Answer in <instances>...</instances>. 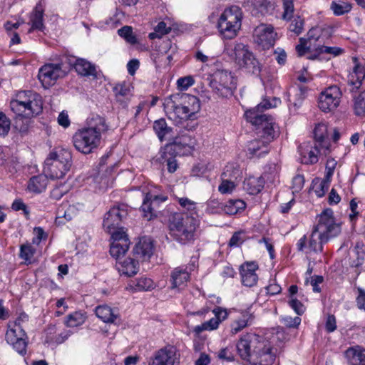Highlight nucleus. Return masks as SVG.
Returning a JSON list of instances; mask_svg holds the SVG:
<instances>
[{"label":"nucleus","instance_id":"17","mask_svg":"<svg viewBox=\"0 0 365 365\" xmlns=\"http://www.w3.org/2000/svg\"><path fill=\"white\" fill-rule=\"evenodd\" d=\"M277 34L272 25L259 24L253 31V40L263 49H269L274 46Z\"/></svg>","mask_w":365,"mask_h":365},{"label":"nucleus","instance_id":"30","mask_svg":"<svg viewBox=\"0 0 365 365\" xmlns=\"http://www.w3.org/2000/svg\"><path fill=\"white\" fill-rule=\"evenodd\" d=\"M138 261L136 258H127L123 261L117 262L115 266L120 274L132 277L137 274L139 270Z\"/></svg>","mask_w":365,"mask_h":365},{"label":"nucleus","instance_id":"40","mask_svg":"<svg viewBox=\"0 0 365 365\" xmlns=\"http://www.w3.org/2000/svg\"><path fill=\"white\" fill-rule=\"evenodd\" d=\"M347 354L352 365H365V349H350Z\"/></svg>","mask_w":365,"mask_h":365},{"label":"nucleus","instance_id":"31","mask_svg":"<svg viewBox=\"0 0 365 365\" xmlns=\"http://www.w3.org/2000/svg\"><path fill=\"white\" fill-rule=\"evenodd\" d=\"M113 90L117 102L123 107L127 106L132 96L130 85L125 82L119 83L113 87Z\"/></svg>","mask_w":365,"mask_h":365},{"label":"nucleus","instance_id":"39","mask_svg":"<svg viewBox=\"0 0 365 365\" xmlns=\"http://www.w3.org/2000/svg\"><path fill=\"white\" fill-rule=\"evenodd\" d=\"M245 202L241 200H230L221 208L227 215H235L245 208Z\"/></svg>","mask_w":365,"mask_h":365},{"label":"nucleus","instance_id":"45","mask_svg":"<svg viewBox=\"0 0 365 365\" xmlns=\"http://www.w3.org/2000/svg\"><path fill=\"white\" fill-rule=\"evenodd\" d=\"M136 291H148L154 288L153 280L147 277H141L133 282Z\"/></svg>","mask_w":365,"mask_h":365},{"label":"nucleus","instance_id":"46","mask_svg":"<svg viewBox=\"0 0 365 365\" xmlns=\"http://www.w3.org/2000/svg\"><path fill=\"white\" fill-rule=\"evenodd\" d=\"M331 9L335 15L339 16L348 13L351 10V6L344 1H333L331 5Z\"/></svg>","mask_w":365,"mask_h":365},{"label":"nucleus","instance_id":"54","mask_svg":"<svg viewBox=\"0 0 365 365\" xmlns=\"http://www.w3.org/2000/svg\"><path fill=\"white\" fill-rule=\"evenodd\" d=\"M331 180L324 178L319 185H315L314 192L318 197H322L329 189Z\"/></svg>","mask_w":365,"mask_h":365},{"label":"nucleus","instance_id":"8","mask_svg":"<svg viewBox=\"0 0 365 365\" xmlns=\"http://www.w3.org/2000/svg\"><path fill=\"white\" fill-rule=\"evenodd\" d=\"M228 56L247 72L258 76L261 72V64L250 51L248 46L242 43L235 42L226 46Z\"/></svg>","mask_w":365,"mask_h":365},{"label":"nucleus","instance_id":"20","mask_svg":"<svg viewBox=\"0 0 365 365\" xmlns=\"http://www.w3.org/2000/svg\"><path fill=\"white\" fill-rule=\"evenodd\" d=\"M301 163L306 165H312L318 162L319 154H323V149L317 144L311 142H304L299 148Z\"/></svg>","mask_w":365,"mask_h":365},{"label":"nucleus","instance_id":"29","mask_svg":"<svg viewBox=\"0 0 365 365\" xmlns=\"http://www.w3.org/2000/svg\"><path fill=\"white\" fill-rule=\"evenodd\" d=\"M272 140L267 139H255L250 141L247 146L248 154L250 158L254 156L261 157L264 154L268 153L269 148L268 145Z\"/></svg>","mask_w":365,"mask_h":365},{"label":"nucleus","instance_id":"37","mask_svg":"<svg viewBox=\"0 0 365 365\" xmlns=\"http://www.w3.org/2000/svg\"><path fill=\"white\" fill-rule=\"evenodd\" d=\"M315 53L310 54L307 58L311 60L317 58L319 55L323 53L330 54L333 56H339L343 53V49L339 47H329L323 45H319L315 49Z\"/></svg>","mask_w":365,"mask_h":365},{"label":"nucleus","instance_id":"19","mask_svg":"<svg viewBox=\"0 0 365 365\" xmlns=\"http://www.w3.org/2000/svg\"><path fill=\"white\" fill-rule=\"evenodd\" d=\"M111 237L113 242L110 247V254L118 262L120 258L123 257L127 252L129 248L130 241L123 230L114 231L112 233Z\"/></svg>","mask_w":365,"mask_h":365},{"label":"nucleus","instance_id":"24","mask_svg":"<svg viewBox=\"0 0 365 365\" xmlns=\"http://www.w3.org/2000/svg\"><path fill=\"white\" fill-rule=\"evenodd\" d=\"M257 269L258 265L253 262H245L240 266L242 282L245 286L251 287L257 284L258 276L255 272Z\"/></svg>","mask_w":365,"mask_h":365},{"label":"nucleus","instance_id":"53","mask_svg":"<svg viewBox=\"0 0 365 365\" xmlns=\"http://www.w3.org/2000/svg\"><path fill=\"white\" fill-rule=\"evenodd\" d=\"M176 155H168V157L162 156V150L160 151V158L163 163H166L168 170L170 173H174L178 168V163L175 160Z\"/></svg>","mask_w":365,"mask_h":365},{"label":"nucleus","instance_id":"27","mask_svg":"<svg viewBox=\"0 0 365 365\" xmlns=\"http://www.w3.org/2000/svg\"><path fill=\"white\" fill-rule=\"evenodd\" d=\"M315 143L318 144L323 149V155H327L329 153L330 143L328 138L327 125L324 123H319L314 130Z\"/></svg>","mask_w":365,"mask_h":365},{"label":"nucleus","instance_id":"12","mask_svg":"<svg viewBox=\"0 0 365 365\" xmlns=\"http://www.w3.org/2000/svg\"><path fill=\"white\" fill-rule=\"evenodd\" d=\"M6 341L21 355L26 354L28 336L19 322L9 323L6 333Z\"/></svg>","mask_w":365,"mask_h":365},{"label":"nucleus","instance_id":"22","mask_svg":"<svg viewBox=\"0 0 365 365\" xmlns=\"http://www.w3.org/2000/svg\"><path fill=\"white\" fill-rule=\"evenodd\" d=\"M356 63L352 73L349 75L347 87L346 91L350 93L356 92L362 85V81L365 78V68L363 66L356 63V58H353Z\"/></svg>","mask_w":365,"mask_h":365},{"label":"nucleus","instance_id":"7","mask_svg":"<svg viewBox=\"0 0 365 365\" xmlns=\"http://www.w3.org/2000/svg\"><path fill=\"white\" fill-rule=\"evenodd\" d=\"M72 155L66 149L51 152L44 162L43 173L52 180L63 178L71 166Z\"/></svg>","mask_w":365,"mask_h":365},{"label":"nucleus","instance_id":"28","mask_svg":"<svg viewBox=\"0 0 365 365\" xmlns=\"http://www.w3.org/2000/svg\"><path fill=\"white\" fill-rule=\"evenodd\" d=\"M190 279V274L182 267L175 268L170 275L171 289H182Z\"/></svg>","mask_w":365,"mask_h":365},{"label":"nucleus","instance_id":"56","mask_svg":"<svg viewBox=\"0 0 365 365\" xmlns=\"http://www.w3.org/2000/svg\"><path fill=\"white\" fill-rule=\"evenodd\" d=\"M319 39V29L318 28H312L307 33V42L309 43L308 49H312L313 43Z\"/></svg>","mask_w":365,"mask_h":365},{"label":"nucleus","instance_id":"49","mask_svg":"<svg viewBox=\"0 0 365 365\" xmlns=\"http://www.w3.org/2000/svg\"><path fill=\"white\" fill-rule=\"evenodd\" d=\"M35 252V250L33 247L29 245H22L20 248V257L24 259L26 262L29 263L31 262V259L33 257Z\"/></svg>","mask_w":365,"mask_h":365},{"label":"nucleus","instance_id":"21","mask_svg":"<svg viewBox=\"0 0 365 365\" xmlns=\"http://www.w3.org/2000/svg\"><path fill=\"white\" fill-rule=\"evenodd\" d=\"M154 245L153 240L148 237H143L135 244L133 252L137 260L147 261L153 255Z\"/></svg>","mask_w":365,"mask_h":365},{"label":"nucleus","instance_id":"44","mask_svg":"<svg viewBox=\"0 0 365 365\" xmlns=\"http://www.w3.org/2000/svg\"><path fill=\"white\" fill-rule=\"evenodd\" d=\"M240 175L241 171L232 164L227 165L222 174L223 178L230 180L234 182L240 178Z\"/></svg>","mask_w":365,"mask_h":365},{"label":"nucleus","instance_id":"26","mask_svg":"<svg viewBox=\"0 0 365 365\" xmlns=\"http://www.w3.org/2000/svg\"><path fill=\"white\" fill-rule=\"evenodd\" d=\"M175 360V349L169 346L158 351L149 365H174Z\"/></svg>","mask_w":365,"mask_h":365},{"label":"nucleus","instance_id":"11","mask_svg":"<svg viewBox=\"0 0 365 365\" xmlns=\"http://www.w3.org/2000/svg\"><path fill=\"white\" fill-rule=\"evenodd\" d=\"M196 140L189 135H182L175 138L172 143H168L162 149V156L168 155H187L192 153Z\"/></svg>","mask_w":365,"mask_h":365},{"label":"nucleus","instance_id":"64","mask_svg":"<svg viewBox=\"0 0 365 365\" xmlns=\"http://www.w3.org/2000/svg\"><path fill=\"white\" fill-rule=\"evenodd\" d=\"M289 304L298 315H301L304 313V305L298 299H292L289 302Z\"/></svg>","mask_w":365,"mask_h":365},{"label":"nucleus","instance_id":"9","mask_svg":"<svg viewBox=\"0 0 365 365\" xmlns=\"http://www.w3.org/2000/svg\"><path fill=\"white\" fill-rule=\"evenodd\" d=\"M242 17L241 9L237 6L223 11L218 20V29L223 38L232 39L237 36L241 27Z\"/></svg>","mask_w":365,"mask_h":365},{"label":"nucleus","instance_id":"33","mask_svg":"<svg viewBox=\"0 0 365 365\" xmlns=\"http://www.w3.org/2000/svg\"><path fill=\"white\" fill-rule=\"evenodd\" d=\"M254 317L250 311H244L241 313L240 317L235 320L231 324V333L236 334L242 331L244 328L251 324Z\"/></svg>","mask_w":365,"mask_h":365},{"label":"nucleus","instance_id":"48","mask_svg":"<svg viewBox=\"0 0 365 365\" xmlns=\"http://www.w3.org/2000/svg\"><path fill=\"white\" fill-rule=\"evenodd\" d=\"M76 209L73 205H69L66 210H64V207H61L57 211V219L63 217L67 221H70L76 215Z\"/></svg>","mask_w":365,"mask_h":365},{"label":"nucleus","instance_id":"58","mask_svg":"<svg viewBox=\"0 0 365 365\" xmlns=\"http://www.w3.org/2000/svg\"><path fill=\"white\" fill-rule=\"evenodd\" d=\"M72 332L70 330H63L61 333L57 334L55 336H49L48 340L53 341L56 344L63 343L71 335Z\"/></svg>","mask_w":365,"mask_h":365},{"label":"nucleus","instance_id":"15","mask_svg":"<svg viewBox=\"0 0 365 365\" xmlns=\"http://www.w3.org/2000/svg\"><path fill=\"white\" fill-rule=\"evenodd\" d=\"M67 72L60 63H48L43 66L38 72V79L45 88H48L56 83L58 78H63Z\"/></svg>","mask_w":365,"mask_h":365},{"label":"nucleus","instance_id":"6","mask_svg":"<svg viewBox=\"0 0 365 365\" xmlns=\"http://www.w3.org/2000/svg\"><path fill=\"white\" fill-rule=\"evenodd\" d=\"M10 108L17 115L30 118L42 112L43 101L41 96L34 91H22L11 101Z\"/></svg>","mask_w":365,"mask_h":365},{"label":"nucleus","instance_id":"36","mask_svg":"<svg viewBox=\"0 0 365 365\" xmlns=\"http://www.w3.org/2000/svg\"><path fill=\"white\" fill-rule=\"evenodd\" d=\"M178 202L184 211H186L183 215L195 216L198 219V210L197 203L187 197H178Z\"/></svg>","mask_w":365,"mask_h":365},{"label":"nucleus","instance_id":"3","mask_svg":"<svg viewBox=\"0 0 365 365\" xmlns=\"http://www.w3.org/2000/svg\"><path fill=\"white\" fill-rule=\"evenodd\" d=\"M318 217V222L313 228L308 245L309 249L313 252H322L323 244L341 232V225L335 222L332 210L326 209Z\"/></svg>","mask_w":365,"mask_h":365},{"label":"nucleus","instance_id":"35","mask_svg":"<svg viewBox=\"0 0 365 365\" xmlns=\"http://www.w3.org/2000/svg\"><path fill=\"white\" fill-rule=\"evenodd\" d=\"M48 178V176L45 174L32 177L28 184L29 190L36 193L44 191L47 186Z\"/></svg>","mask_w":365,"mask_h":365},{"label":"nucleus","instance_id":"61","mask_svg":"<svg viewBox=\"0 0 365 365\" xmlns=\"http://www.w3.org/2000/svg\"><path fill=\"white\" fill-rule=\"evenodd\" d=\"M337 162L334 158H329L326 163V174L324 178L331 180Z\"/></svg>","mask_w":365,"mask_h":365},{"label":"nucleus","instance_id":"47","mask_svg":"<svg viewBox=\"0 0 365 365\" xmlns=\"http://www.w3.org/2000/svg\"><path fill=\"white\" fill-rule=\"evenodd\" d=\"M118 34L130 44H135L137 43L136 36L133 34L130 26H125L122 27L118 30Z\"/></svg>","mask_w":365,"mask_h":365},{"label":"nucleus","instance_id":"34","mask_svg":"<svg viewBox=\"0 0 365 365\" xmlns=\"http://www.w3.org/2000/svg\"><path fill=\"white\" fill-rule=\"evenodd\" d=\"M153 129L160 141L170 139L173 136V128L167 125L166 121L163 118L154 122Z\"/></svg>","mask_w":365,"mask_h":365},{"label":"nucleus","instance_id":"14","mask_svg":"<svg viewBox=\"0 0 365 365\" xmlns=\"http://www.w3.org/2000/svg\"><path fill=\"white\" fill-rule=\"evenodd\" d=\"M175 100L177 98L173 94L165 99L163 105L167 116L177 123H180L182 120L193 119L194 115L189 113L185 107L182 106L181 103L177 104Z\"/></svg>","mask_w":365,"mask_h":365},{"label":"nucleus","instance_id":"57","mask_svg":"<svg viewBox=\"0 0 365 365\" xmlns=\"http://www.w3.org/2000/svg\"><path fill=\"white\" fill-rule=\"evenodd\" d=\"M194 83L195 81L191 76L180 78L177 81L178 87L180 91L187 90L189 87L192 86Z\"/></svg>","mask_w":365,"mask_h":365},{"label":"nucleus","instance_id":"62","mask_svg":"<svg viewBox=\"0 0 365 365\" xmlns=\"http://www.w3.org/2000/svg\"><path fill=\"white\" fill-rule=\"evenodd\" d=\"M235 185V182L222 178V182L219 186V190L222 193L230 192L234 190Z\"/></svg>","mask_w":365,"mask_h":365},{"label":"nucleus","instance_id":"50","mask_svg":"<svg viewBox=\"0 0 365 365\" xmlns=\"http://www.w3.org/2000/svg\"><path fill=\"white\" fill-rule=\"evenodd\" d=\"M292 18L293 19L289 25V30L296 34H299L303 29L304 20L299 16L294 17L293 15L289 20ZM287 20L288 21L289 19Z\"/></svg>","mask_w":365,"mask_h":365},{"label":"nucleus","instance_id":"59","mask_svg":"<svg viewBox=\"0 0 365 365\" xmlns=\"http://www.w3.org/2000/svg\"><path fill=\"white\" fill-rule=\"evenodd\" d=\"M304 178L302 175H297L292 179V192H299L304 187Z\"/></svg>","mask_w":365,"mask_h":365},{"label":"nucleus","instance_id":"1","mask_svg":"<svg viewBox=\"0 0 365 365\" xmlns=\"http://www.w3.org/2000/svg\"><path fill=\"white\" fill-rule=\"evenodd\" d=\"M236 349L240 358L252 365H272L275 360L269 342L257 334L242 336Z\"/></svg>","mask_w":365,"mask_h":365},{"label":"nucleus","instance_id":"38","mask_svg":"<svg viewBox=\"0 0 365 365\" xmlns=\"http://www.w3.org/2000/svg\"><path fill=\"white\" fill-rule=\"evenodd\" d=\"M245 188L251 195L261 191L264 186V180L261 178L250 177L244 182Z\"/></svg>","mask_w":365,"mask_h":365},{"label":"nucleus","instance_id":"52","mask_svg":"<svg viewBox=\"0 0 365 365\" xmlns=\"http://www.w3.org/2000/svg\"><path fill=\"white\" fill-rule=\"evenodd\" d=\"M283 6V19H290L294 11L293 0H282Z\"/></svg>","mask_w":365,"mask_h":365},{"label":"nucleus","instance_id":"16","mask_svg":"<svg viewBox=\"0 0 365 365\" xmlns=\"http://www.w3.org/2000/svg\"><path fill=\"white\" fill-rule=\"evenodd\" d=\"M341 91L337 86H331L322 91L318 99V106L324 112H329L338 107Z\"/></svg>","mask_w":365,"mask_h":365},{"label":"nucleus","instance_id":"4","mask_svg":"<svg viewBox=\"0 0 365 365\" xmlns=\"http://www.w3.org/2000/svg\"><path fill=\"white\" fill-rule=\"evenodd\" d=\"M268 100L264 99L256 107L245 112V117L248 122L255 127L258 133L262 138L273 140L277 134V126L271 115L263 113L264 110L274 107Z\"/></svg>","mask_w":365,"mask_h":365},{"label":"nucleus","instance_id":"41","mask_svg":"<svg viewBox=\"0 0 365 365\" xmlns=\"http://www.w3.org/2000/svg\"><path fill=\"white\" fill-rule=\"evenodd\" d=\"M43 9L40 5H37L34 9V14L31 15V21L32 23L33 29L41 30L43 24Z\"/></svg>","mask_w":365,"mask_h":365},{"label":"nucleus","instance_id":"2","mask_svg":"<svg viewBox=\"0 0 365 365\" xmlns=\"http://www.w3.org/2000/svg\"><path fill=\"white\" fill-rule=\"evenodd\" d=\"M108 130L106 119L98 115L88 118L87 125L78 129L73 135V146L78 152L92 153L101 145L102 135Z\"/></svg>","mask_w":365,"mask_h":365},{"label":"nucleus","instance_id":"5","mask_svg":"<svg viewBox=\"0 0 365 365\" xmlns=\"http://www.w3.org/2000/svg\"><path fill=\"white\" fill-rule=\"evenodd\" d=\"M200 220L195 216L175 213L170 222V235L182 245L192 242L196 238V230Z\"/></svg>","mask_w":365,"mask_h":365},{"label":"nucleus","instance_id":"23","mask_svg":"<svg viewBox=\"0 0 365 365\" xmlns=\"http://www.w3.org/2000/svg\"><path fill=\"white\" fill-rule=\"evenodd\" d=\"M68 63L74 67L76 71L83 76H96V71L94 65L84 58L75 56L66 57Z\"/></svg>","mask_w":365,"mask_h":365},{"label":"nucleus","instance_id":"42","mask_svg":"<svg viewBox=\"0 0 365 365\" xmlns=\"http://www.w3.org/2000/svg\"><path fill=\"white\" fill-rule=\"evenodd\" d=\"M86 316L83 313L76 312L67 317L66 324L69 327H76L83 324L86 321Z\"/></svg>","mask_w":365,"mask_h":365},{"label":"nucleus","instance_id":"60","mask_svg":"<svg viewBox=\"0 0 365 365\" xmlns=\"http://www.w3.org/2000/svg\"><path fill=\"white\" fill-rule=\"evenodd\" d=\"M282 322L287 327L297 328L301 323V318L299 317H292L286 316L282 319Z\"/></svg>","mask_w":365,"mask_h":365},{"label":"nucleus","instance_id":"63","mask_svg":"<svg viewBox=\"0 0 365 365\" xmlns=\"http://www.w3.org/2000/svg\"><path fill=\"white\" fill-rule=\"evenodd\" d=\"M358 296L356 297V301L357 307L359 309H365V290L361 287H356Z\"/></svg>","mask_w":365,"mask_h":365},{"label":"nucleus","instance_id":"10","mask_svg":"<svg viewBox=\"0 0 365 365\" xmlns=\"http://www.w3.org/2000/svg\"><path fill=\"white\" fill-rule=\"evenodd\" d=\"M210 86L215 93L222 98L232 96L237 88V79L226 69H217L211 76Z\"/></svg>","mask_w":365,"mask_h":365},{"label":"nucleus","instance_id":"25","mask_svg":"<svg viewBox=\"0 0 365 365\" xmlns=\"http://www.w3.org/2000/svg\"><path fill=\"white\" fill-rule=\"evenodd\" d=\"M173 95L177 98L175 100L177 104L181 103L182 106L185 107L187 111L192 115L195 116L200 110V100L196 96L183 93H178Z\"/></svg>","mask_w":365,"mask_h":365},{"label":"nucleus","instance_id":"32","mask_svg":"<svg viewBox=\"0 0 365 365\" xmlns=\"http://www.w3.org/2000/svg\"><path fill=\"white\" fill-rule=\"evenodd\" d=\"M96 316L106 323H114L118 318V313L116 310L111 309L108 305H99L96 309Z\"/></svg>","mask_w":365,"mask_h":365},{"label":"nucleus","instance_id":"13","mask_svg":"<svg viewBox=\"0 0 365 365\" xmlns=\"http://www.w3.org/2000/svg\"><path fill=\"white\" fill-rule=\"evenodd\" d=\"M128 215V206L124 204L115 205L111 207L105 215L103 226L104 229L110 233L118 230H123L120 227L123 220Z\"/></svg>","mask_w":365,"mask_h":365},{"label":"nucleus","instance_id":"55","mask_svg":"<svg viewBox=\"0 0 365 365\" xmlns=\"http://www.w3.org/2000/svg\"><path fill=\"white\" fill-rule=\"evenodd\" d=\"M217 356L219 359L225 360L227 361H232L235 360V355L233 354V347L227 346L222 349L218 352Z\"/></svg>","mask_w":365,"mask_h":365},{"label":"nucleus","instance_id":"18","mask_svg":"<svg viewBox=\"0 0 365 365\" xmlns=\"http://www.w3.org/2000/svg\"><path fill=\"white\" fill-rule=\"evenodd\" d=\"M168 200L167 196L165 195H155L148 193L141 205V210L143 213V217L148 220H150L156 217L160 212L162 208L161 204Z\"/></svg>","mask_w":365,"mask_h":365},{"label":"nucleus","instance_id":"43","mask_svg":"<svg viewBox=\"0 0 365 365\" xmlns=\"http://www.w3.org/2000/svg\"><path fill=\"white\" fill-rule=\"evenodd\" d=\"M354 110L356 115L365 116V90L354 97Z\"/></svg>","mask_w":365,"mask_h":365},{"label":"nucleus","instance_id":"51","mask_svg":"<svg viewBox=\"0 0 365 365\" xmlns=\"http://www.w3.org/2000/svg\"><path fill=\"white\" fill-rule=\"evenodd\" d=\"M11 127L10 119L2 112H0V136L8 134Z\"/></svg>","mask_w":365,"mask_h":365}]
</instances>
